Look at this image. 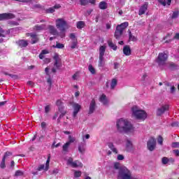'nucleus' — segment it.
Returning <instances> with one entry per match:
<instances>
[{
  "label": "nucleus",
  "mask_w": 179,
  "mask_h": 179,
  "mask_svg": "<svg viewBox=\"0 0 179 179\" xmlns=\"http://www.w3.org/2000/svg\"><path fill=\"white\" fill-rule=\"evenodd\" d=\"M117 129L119 132H126V134H131L135 131V127L134 125L126 119H120L117 122Z\"/></svg>",
  "instance_id": "obj_1"
},
{
  "label": "nucleus",
  "mask_w": 179,
  "mask_h": 179,
  "mask_svg": "<svg viewBox=\"0 0 179 179\" xmlns=\"http://www.w3.org/2000/svg\"><path fill=\"white\" fill-rule=\"evenodd\" d=\"M131 117L138 121H145L148 118V113L138 106H134L131 108Z\"/></svg>",
  "instance_id": "obj_2"
},
{
  "label": "nucleus",
  "mask_w": 179,
  "mask_h": 179,
  "mask_svg": "<svg viewBox=\"0 0 179 179\" xmlns=\"http://www.w3.org/2000/svg\"><path fill=\"white\" fill-rule=\"evenodd\" d=\"M129 25L128 22H124L121 24H119L116 27V30L115 31V37L118 40L122 36V33H124V30L127 29Z\"/></svg>",
  "instance_id": "obj_3"
},
{
  "label": "nucleus",
  "mask_w": 179,
  "mask_h": 179,
  "mask_svg": "<svg viewBox=\"0 0 179 179\" xmlns=\"http://www.w3.org/2000/svg\"><path fill=\"white\" fill-rule=\"evenodd\" d=\"M56 27L60 31L64 32L68 29V23H66L64 18H58L56 20Z\"/></svg>",
  "instance_id": "obj_4"
},
{
  "label": "nucleus",
  "mask_w": 179,
  "mask_h": 179,
  "mask_svg": "<svg viewBox=\"0 0 179 179\" xmlns=\"http://www.w3.org/2000/svg\"><path fill=\"white\" fill-rule=\"evenodd\" d=\"M168 57L169 56L165 52L159 53L157 59V64L160 66L166 65V61H167Z\"/></svg>",
  "instance_id": "obj_5"
},
{
  "label": "nucleus",
  "mask_w": 179,
  "mask_h": 179,
  "mask_svg": "<svg viewBox=\"0 0 179 179\" xmlns=\"http://www.w3.org/2000/svg\"><path fill=\"white\" fill-rule=\"evenodd\" d=\"M67 164L69 166H71L73 169H76L78 167H83V164H82L80 162L76 160L73 162V158L69 157L67 160Z\"/></svg>",
  "instance_id": "obj_6"
},
{
  "label": "nucleus",
  "mask_w": 179,
  "mask_h": 179,
  "mask_svg": "<svg viewBox=\"0 0 179 179\" xmlns=\"http://www.w3.org/2000/svg\"><path fill=\"white\" fill-rule=\"evenodd\" d=\"M169 108H170V106L168 104H164L159 106L157 109V112H156L157 117H160L161 115H163L164 113H167Z\"/></svg>",
  "instance_id": "obj_7"
},
{
  "label": "nucleus",
  "mask_w": 179,
  "mask_h": 179,
  "mask_svg": "<svg viewBox=\"0 0 179 179\" xmlns=\"http://www.w3.org/2000/svg\"><path fill=\"white\" fill-rule=\"evenodd\" d=\"M148 149L150 152H153L155 150V148H156V139L153 137H151L148 141Z\"/></svg>",
  "instance_id": "obj_8"
},
{
  "label": "nucleus",
  "mask_w": 179,
  "mask_h": 179,
  "mask_svg": "<svg viewBox=\"0 0 179 179\" xmlns=\"http://www.w3.org/2000/svg\"><path fill=\"white\" fill-rule=\"evenodd\" d=\"M50 160H51V155H49L48 156V159L46 161L45 165L41 164L38 167V171H41V170H45V171H48V169H50Z\"/></svg>",
  "instance_id": "obj_9"
},
{
  "label": "nucleus",
  "mask_w": 179,
  "mask_h": 179,
  "mask_svg": "<svg viewBox=\"0 0 179 179\" xmlns=\"http://www.w3.org/2000/svg\"><path fill=\"white\" fill-rule=\"evenodd\" d=\"M53 59L55 60L54 66H55L57 69H59L62 66L61 63V56L58 54H55L53 57Z\"/></svg>",
  "instance_id": "obj_10"
},
{
  "label": "nucleus",
  "mask_w": 179,
  "mask_h": 179,
  "mask_svg": "<svg viewBox=\"0 0 179 179\" xmlns=\"http://www.w3.org/2000/svg\"><path fill=\"white\" fill-rule=\"evenodd\" d=\"M15 16L13 13H1L0 14V21L9 20V19H15Z\"/></svg>",
  "instance_id": "obj_11"
},
{
  "label": "nucleus",
  "mask_w": 179,
  "mask_h": 179,
  "mask_svg": "<svg viewBox=\"0 0 179 179\" xmlns=\"http://www.w3.org/2000/svg\"><path fill=\"white\" fill-rule=\"evenodd\" d=\"M96 108H97L96 100L92 99L90 103L89 114H93V113H94V111L96 110Z\"/></svg>",
  "instance_id": "obj_12"
},
{
  "label": "nucleus",
  "mask_w": 179,
  "mask_h": 179,
  "mask_svg": "<svg viewBox=\"0 0 179 179\" xmlns=\"http://www.w3.org/2000/svg\"><path fill=\"white\" fill-rule=\"evenodd\" d=\"M72 107L74 110L73 112V118H75L76 115H78V113H79V111H80V105H79L78 103H74L72 104Z\"/></svg>",
  "instance_id": "obj_13"
},
{
  "label": "nucleus",
  "mask_w": 179,
  "mask_h": 179,
  "mask_svg": "<svg viewBox=\"0 0 179 179\" xmlns=\"http://www.w3.org/2000/svg\"><path fill=\"white\" fill-rule=\"evenodd\" d=\"M149 6V3L145 2L139 9L138 15L139 16H142V15H145L146 10H148V8Z\"/></svg>",
  "instance_id": "obj_14"
},
{
  "label": "nucleus",
  "mask_w": 179,
  "mask_h": 179,
  "mask_svg": "<svg viewBox=\"0 0 179 179\" xmlns=\"http://www.w3.org/2000/svg\"><path fill=\"white\" fill-rule=\"evenodd\" d=\"M11 155H12V152H7L5 153L3 157L1 160V162L0 164V167L1 169H5V167H6V165L5 164V160L7 159L8 157L11 156Z\"/></svg>",
  "instance_id": "obj_15"
},
{
  "label": "nucleus",
  "mask_w": 179,
  "mask_h": 179,
  "mask_svg": "<svg viewBox=\"0 0 179 179\" xmlns=\"http://www.w3.org/2000/svg\"><path fill=\"white\" fill-rule=\"evenodd\" d=\"M126 150H127V152H132V150H134L132 141L128 138L126 140Z\"/></svg>",
  "instance_id": "obj_16"
},
{
  "label": "nucleus",
  "mask_w": 179,
  "mask_h": 179,
  "mask_svg": "<svg viewBox=\"0 0 179 179\" xmlns=\"http://www.w3.org/2000/svg\"><path fill=\"white\" fill-rule=\"evenodd\" d=\"M99 101L100 103H102L103 106H107L108 104V99L107 98V96L106 94H102L99 97Z\"/></svg>",
  "instance_id": "obj_17"
},
{
  "label": "nucleus",
  "mask_w": 179,
  "mask_h": 179,
  "mask_svg": "<svg viewBox=\"0 0 179 179\" xmlns=\"http://www.w3.org/2000/svg\"><path fill=\"white\" fill-rule=\"evenodd\" d=\"M105 65H106V59H104V57L99 56V64H98V66L99 69H103Z\"/></svg>",
  "instance_id": "obj_18"
},
{
  "label": "nucleus",
  "mask_w": 179,
  "mask_h": 179,
  "mask_svg": "<svg viewBox=\"0 0 179 179\" xmlns=\"http://www.w3.org/2000/svg\"><path fill=\"white\" fill-rule=\"evenodd\" d=\"M61 6L59 4H56L53 7H50L45 10L46 13H54L55 12V9H59Z\"/></svg>",
  "instance_id": "obj_19"
},
{
  "label": "nucleus",
  "mask_w": 179,
  "mask_h": 179,
  "mask_svg": "<svg viewBox=\"0 0 179 179\" xmlns=\"http://www.w3.org/2000/svg\"><path fill=\"white\" fill-rule=\"evenodd\" d=\"M48 29H49L50 34H52V36H58V31L57 30L55 27H54L52 25H49Z\"/></svg>",
  "instance_id": "obj_20"
},
{
  "label": "nucleus",
  "mask_w": 179,
  "mask_h": 179,
  "mask_svg": "<svg viewBox=\"0 0 179 179\" xmlns=\"http://www.w3.org/2000/svg\"><path fill=\"white\" fill-rule=\"evenodd\" d=\"M28 34L31 38V44H36V43L38 41V36H37V34L33 33H30Z\"/></svg>",
  "instance_id": "obj_21"
},
{
  "label": "nucleus",
  "mask_w": 179,
  "mask_h": 179,
  "mask_svg": "<svg viewBox=\"0 0 179 179\" xmlns=\"http://www.w3.org/2000/svg\"><path fill=\"white\" fill-rule=\"evenodd\" d=\"M86 143H85V142L83 143H80L78 145V151L80 152V153H85V150H86Z\"/></svg>",
  "instance_id": "obj_22"
},
{
  "label": "nucleus",
  "mask_w": 179,
  "mask_h": 179,
  "mask_svg": "<svg viewBox=\"0 0 179 179\" xmlns=\"http://www.w3.org/2000/svg\"><path fill=\"white\" fill-rule=\"evenodd\" d=\"M108 146L109 149H110V150H112V152H113V153H115V155H117V153H118V150H117V148H115V147L114 146V144L112 142H109L108 143Z\"/></svg>",
  "instance_id": "obj_23"
},
{
  "label": "nucleus",
  "mask_w": 179,
  "mask_h": 179,
  "mask_svg": "<svg viewBox=\"0 0 179 179\" xmlns=\"http://www.w3.org/2000/svg\"><path fill=\"white\" fill-rule=\"evenodd\" d=\"M17 44L20 47H21V48L27 47V45H29V43L27 42V41H24V40L19 41L17 42Z\"/></svg>",
  "instance_id": "obj_24"
},
{
  "label": "nucleus",
  "mask_w": 179,
  "mask_h": 179,
  "mask_svg": "<svg viewBox=\"0 0 179 179\" xmlns=\"http://www.w3.org/2000/svg\"><path fill=\"white\" fill-rule=\"evenodd\" d=\"M123 52L124 55H131V48L128 45H125L123 48Z\"/></svg>",
  "instance_id": "obj_25"
},
{
  "label": "nucleus",
  "mask_w": 179,
  "mask_h": 179,
  "mask_svg": "<svg viewBox=\"0 0 179 179\" xmlns=\"http://www.w3.org/2000/svg\"><path fill=\"white\" fill-rule=\"evenodd\" d=\"M170 162H174V159L173 158H167L166 157H164L162 159V164H169V163H170Z\"/></svg>",
  "instance_id": "obj_26"
},
{
  "label": "nucleus",
  "mask_w": 179,
  "mask_h": 179,
  "mask_svg": "<svg viewBox=\"0 0 179 179\" xmlns=\"http://www.w3.org/2000/svg\"><path fill=\"white\" fill-rule=\"evenodd\" d=\"M117 83H118V80L116 78L112 79L110 83V89L112 90L115 89V86H117Z\"/></svg>",
  "instance_id": "obj_27"
},
{
  "label": "nucleus",
  "mask_w": 179,
  "mask_h": 179,
  "mask_svg": "<svg viewBox=\"0 0 179 179\" xmlns=\"http://www.w3.org/2000/svg\"><path fill=\"white\" fill-rule=\"evenodd\" d=\"M107 3L106 1H101L99 5V9H101L102 10H104L107 9Z\"/></svg>",
  "instance_id": "obj_28"
},
{
  "label": "nucleus",
  "mask_w": 179,
  "mask_h": 179,
  "mask_svg": "<svg viewBox=\"0 0 179 179\" xmlns=\"http://www.w3.org/2000/svg\"><path fill=\"white\" fill-rule=\"evenodd\" d=\"M34 30L36 31H41L42 30H45V24L36 25L34 27Z\"/></svg>",
  "instance_id": "obj_29"
},
{
  "label": "nucleus",
  "mask_w": 179,
  "mask_h": 179,
  "mask_svg": "<svg viewBox=\"0 0 179 179\" xmlns=\"http://www.w3.org/2000/svg\"><path fill=\"white\" fill-rule=\"evenodd\" d=\"M85 24L83 21H78L76 22V27L77 29H82L83 27H85Z\"/></svg>",
  "instance_id": "obj_30"
},
{
  "label": "nucleus",
  "mask_w": 179,
  "mask_h": 179,
  "mask_svg": "<svg viewBox=\"0 0 179 179\" xmlns=\"http://www.w3.org/2000/svg\"><path fill=\"white\" fill-rule=\"evenodd\" d=\"M56 105L59 108V111H61V110H64V103L61 100H57L56 102Z\"/></svg>",
  "instance_id": "obj_31"
},
{
  "label": "nucleus",
  "mask_w": 179,
  "mask_h": 179,
  "mask_svg": "<svg viewBox=\"0 0 179 179\" xmlns=\"http://www.w3.org/2000/svg\"><path fill=\"white\" fill-rule=\"evenodd\" d=\"M106 52V46H101L99 48V57H104V53Z\"/></svg>",
  "instance_id": "obj_32"
},
{
  "label": "nucleus",
  "mask_w": 179,
  "mask_h": 179,
  "mask_svg": "<svg viewBox=\"0 0 179 179\" xmlns=\"http://www.w3.org/2000/svg\"><path fill=\"white\" fill-rule=\"evenodd\" d=\"M108 44L109 45V47L110 48H112V50H113L114 51L117 50V45H115V44L113 43L112 41H108Z\"/></svg>",
  "instance_id": "obj_33"
},
{
  "label": "nucleus",
  "mask_w": 179,
  "mask_h": 179,
  "mask_svg": "<svg viewBox=\"0 0 179 179\" xmlns=\"http://www.w3.org/2000/svg\"><path fill=\"white\" fill-rule=\"evenodd\" d=\"M70 145H71V144H69V143H67V142H66V143L62 146L63 152H68Z\"/></svg>",
  "instance_id": "obj_34"
},
{
  "label": "nucleus",
  "mask_w": 179,
  "mask_h": 179,
  "mask_svg": "<svg viewBox=\"0 0 179 179\" xmlns=\"http://www.w3.org/2000/svg\"><path fill=\"white\" fill-rule=\"evenodd\" d=\"M128 33H129V40L130 41H136V38L135 37V36L132 35V33H131V30H129Z\"/></svg>",
  "instance_id": "obj_35"
},
{
  "label": "nucleus",
  "mask_w": 179,
  "mask_h": 179,
  "mask_svg": "<svg viewBox=\"0 0 179 179\" xmlns=\"http://www.w3.org/2000/svg\"><path fill=\"white\" fill-rule=\"evenodd\" d=\"M61 113V115L59 116L57 121L59 122L61 121V118L64 117L66 114V111L64 110V109H62L61 110H59Z\"/></svg>",
  "instance_id": "obj_36"
},
{
  "label": "nucleus",
  "mask_w": 179,
  "mask_h": 179,
  "mask_svg": "<svg viewBox=\"0 0 179 179\" xmlns=\"http://www.w3.org/2000/svg\"><path fill=\"white\" fill-rule=\"evenodd\" d=\"M88 69L92 75H94V73H96V69H94V67H93L92 64L89 65Z\"/></svg>",
  "instance_id": "obj_37"
},
{
  "label": "nucleus",
  "mask_w": 179,
  "mask_h": 179,
  "mask_svg": "<svg viewBox=\"0 0 179 179\" xmlns=\"http://www.w3.org/2000/svg\"><path fill=\"white\" fill-rule=\"evenodd\" d=\"M75 141H76V138L72 136H69V141L67 142V143L69 144H71L73 143V142H75Z\"/></svg>",
  "instance_id": "obj_38"
},
{
  "label": "nucleus",
  "mask_w": 179,
  "mask_h": 179,
  "mask_svg": "<svg viewBox=\"0 0 179 179\" xmlns=\"http://www.w3.org/2000/svg\"><path fill=\"white\" fill-rule=\"evenodd\" d=\"M89 3V0H80V4L82 5V6H86Z\"/></svg>",
  "instance_id": "obj_39"
},
{
  "label": "nucleus",
  "mask_w": 179,
  "mask_h": 179,
  "mask_svg": "<svg viewBox=\"0 0 179 179\" xmlns=\"http://www.w3.org/2000/svg\"><path fill=\"white\" fill-rule=\"evenodd\" d=\"M179 15V12L178 11H174L172 14L171 19H177Z\"/></svg>",
  "instance_id": "obj_40"
},
{
  "label": "nucleus",
  "mask_w": 179,
  "mask_h": 179,
  "mask_svg": "<svg viewBox=\"0 0 179 179\" xmlns=\"http://www.w3.org/2000/svg\"><path fill=\"white\" fill-rule=\"evenodd\" d=\"M53 47L54 48L62 49L64 48V45L62 43H57L56 45H54Z\"/></svg>",
  "instance_id": "obj_41"
},
{
  "label": "nucleus",
  "mask_w": 179,
  "mask_h": 179,
  "mask_svg": "<svg viewBox=\"0 0 179 179\" xmlns=\"http://www.w3.org/2000/svg\"><path fill=\"white\" fill-rule=\"evenodd\" d=\"M76 45H78V41L76 40H74V41H73V42L71 43V48H72V50H73L74 48H76Z\"/></svg>",
  "instance_id": "obj_42"
},
{
  "label": "nucleus",
  "mask_w": 179,
  "mask_h": 179,
  "mask_svg": "<svg viewBox=\"0 0 179 179\" xmlns=\"http://www.w3.org/2000/svg\"><path fill=\"white\" fill-rule=\"evenodd\" d=\"M15 177H20V176H23V171L18 170L15 172Z\"/></svg>",
  "instance_id": "obj_43"
},
{
  "label": "nucleus",
  "mask_w": 179,
  "mask_h": 179,
  "mask_svg": "<svg viewBox=\"0 0 179 179\" xmlns=\"http://www.w3.org/2000/svg\"><path fill=\"white\" fill-rule=\"evenodd\" d=\"M80 176H82V172L79 171H76L74 173V177H76V178H78L79 177H80Z\"/></svg>",
  "instance_id": "obj_44"
},
{
  "label": "nucleus",
  "mask_w": 179,
  "mask_h": 179,
  "mask_svg": "<svg viewBox=\"0 0 179 179\" xmlns=\"http://www.w3.org/2000/svg\"><path fill=\"white\" fill-rule=\"evenodd\" d=\"M50 110H51V106L48 105V106H45V113L46 114H48V112L50 111Z\"/></svg>",
  "instance_id": "obj_45"
},
{
  "label": "nucleus",
  "mask_w": 179,
  "mask_h": 179,
  "mask_svg": "<svg viewBox=\"0 0 179 179\" xmlns=\"http://www.w3.org/2000/svg\"><path fill=\"white\" fill-rule=\"evenodd\" d=\"M17 1V2H22V3H30L31 2V0H14Z\"/></svg>",
  "instance_id": "obj_46"
},
{
  "label": "nucleus",
  "mask_w": 179,
  "mask_h": 179,
  "mask_svg": "<svg viewBox=\"0 0 179 179\" xmlns=\"http://www.w3.org/2000/svg\"><path fill=\"white\" fill-rule=\"evenodd\" d=\"M3 33H5V31L0 27V37H6V35Z\"/></svg>",
  "instance_id": "obj_47"
},
{
  "label": "nucleus",
  "mask_w": 179,
  "mask_h": 179,
  "mask_svg": "<svg viewBox=\"0 0 179 179\" xmlns=\"http://www.w3.org/2000/svg\"><path fill=\"white\" fill-rule=\"evenodd\" d=\"M158 143L159 145H163V137H162V136H159L158 138Z\"/></svg>",
  "instance_id": "obj_48"
},
{
  "label": "nucleus",
  "mask_w": 179,
  "mask_h": 179,
  "mask_svg": "<svg viewBox=\"0 0 179 179\" xmlns=\"http://www.w3.org/2000/svg\"><path fill=\"white\" fill-rule=\"evenodd\" d=\"M159 2L162 3L164 6H166L167 5V0H159Z\"/></svg>",
  "instance_id": "obj_49"
},
{
  "label": "nucleus",
  "mask_w": 179,
  "mask_h": 179,
  "mask_svg": "<svg viewBox=\"0 0 179 179\" xmlns=\"http://www.w3.org/2000/svg\"><path fill=\"white\" fill-rule=\"evenodd\" d=\"M90 134H86L85 136H83V141L84 143L85 142V139H90Z\"/></svg>",
  "instance_id": "obj_50"
},
{
  "label": "nucleus",
  "mask_w": 179,
  "mask_h": 179,
  "mask_svg": "<svg viewBox=\"0 0 179 179\" xmlns=\"http://www.w3.org/2000/svg\"><path fill=\"white\" fill-rule=\"evenodd\" d=\"M172 148H179V142L172 143Z\"/></svg>",
  "instance_id": "obj_51"
},
{
  "label": "nucleus",
  "mask_w": 179,
  "mask_h": 179,
  "mask_svg": "<svg viewBox=\"0 0 179 179\" xmlns=\"http://www.w3.org/2000/svg\"><path fill=\"white\" fill-rule=\"evenodd\" d=\"M41 53L43 55H45V54H50V51H48V50H43L41 51Z\"/></svg>",
  "instance_id": "obj_52"
},
{
  "label": "nucleus",
  "mask_w": 179,
  "mask_h": 179,
  "mask_svg": "<svg viewBox=\"0 0 179 179\" xmlns=\"http://www.w3.org/2000/svg\"><path fill=\"white\" fill-rule=\"evenodd\" d=\"M117 160H124V155H117Z\"/></svg>",
  "instance_id": "obj_53"
},
{
  "label": "nucleus",
  "mask_w": 179,
  "mask_h": 179,
  "mask_svg": "<svg viewBox=\"0 0 179 179\" xmlns=\"http://www.w3.org/2000/svg\"><path fill=\"white\" fill-rule=\"evenodd\" d=\"M43 62H44L45 64H50V62H51V60H50V59H48V58H45V59H43Z\"/></svg>",
  "instance_id": "obj_54"
},
{
  "label": "nucleus",
  "mask_w": 179,
  "mask_h": 179,
  "mask_svg": "<svg viewBox=\"0 0 179 179\" xmlns=\"http://www.w3.org/2000/svg\"><path fill=\"white\" fill-rule=\"evenodd\" d=\"M47 83H48L49 86L51 87V85H52V81L51 80V78H49L48 79Z\"/></svg>",
  "instance_id": "obj_55"
},
{
  "label": "nucleus",
  "mask_w": 179,
  "mask_h": 179,
  "mask_svg": "<svg viewBox=\"0 0 179 179\" xmlns=\"http://www.w3.org/2000/svg\"><path fill=\"white\" fill-rule=\"evenodd\" d=\"M120 68V64L115 62L114 63V69H118Z\"/></svg>",
  "instance_id": "obj_56"
},
{
  "label": "nucleus",
  "mask_w": 179,
  "mask_h": 179,
  "mask_svg": "<svg viewBox=\"0 0 179 179\" xmlns=\"http://www.w3.org/2000/svg\"><path fill=\"white\" fill-rule=\"evenodd\" d=\"M70 38L71 39V40H73V41H75L76 39V36H75V34H70Z\"/></svg>",
  "instance_id": "obj_57"
},
{
  "label": "nucleus",
  "mask_w": 179,
  "mask_h": 179,
  "mask_svg": "<svg viewBox=\"0 0 179 179\" xmlns=\"http://www.w3.org/2000/svg\"><path fill=\"white\" fill-rule=\"evenodd\" d=\"M171 127H178V122H173L171 123Z\"/></svg>",
  "instance_id": "obj_58"
},
{
  "label": "nucleus",
  "mask_w": 179,
  "mask_h": 179,
  "mask_svg": "<svg viewBox=\"0 0 179 179\" xmlns=\"http://www.w3.org/2000/svg\"><path fill=\"white\" fill-rule=\"evenodd\" d=\"M72 78H73V80H77V79H78V73H75V74L72 76Z\"/></svg>",
  "instance_id": "obj_59"
},
{
  "label": "nucleus",
  "mask_w": 179,
  "mask_h": 179,
  "mask_svg": "<svg viewBox=\"0 0 179 179\" xmlns=\"http://www.w3.org/2000/svg\"><path fill=\"white\" fill-rule=\"evenodd\" d=\"M173 153H174V155H176V156H179V150H173Z\"/></svg>",
  "instance_id": "obj_60"
},
{
  "label": "nucleus",
  "mask_w": 179,
  "mask_h": 179,
  "mask_svg": "<svg viewBox=\"0 0 179 179\" xmlns=\"http://www.w3.org/2000/svg\"><path fill=\"white\" fill-rule=\"evenodd\" d=\"M176 92V87L172 86L171 87V93H174Z\"/></svg>",
  "instance_id": "obj_61"
},
{
  "label": "nucleus",
  "mask_w": 179,
  "mask_h": 179,
  "mask_svg": "<svg viewBox=\"0 0 179 179\" xmlns=\"http://www.w3.org/2000/svg\"><path fill=\"white\" fill-rule=\"evenodd\" d=\"M47 124L45 122H43L41 124V128H45Z\"/></svg>",
  "instance_id": "obj_62"
},
{
  "label": "nucleus",
  "mask_w": 179,
  "mask_h": 179,
  "mask_svg": "<svg viewBox=\"0 0 179 179\" xmlns=\"http://www.w3.org/2000/svg\"><path fill=\"white\" fill-rule=\"evenodd\" d=\"M39 58H40V59H44V55L41 52L39 55Z\"/></svg>",
  "instance_id": "obj_63"
},
{
  "label": "nucleus",
  "mask_w": 179,
  "mask_h": 179,
  "mask_svg": "<svg viewBox=\"0 0 179 179\" xmlns=\"http://www.w3.org/2000/svg\"><path fill=\"white\" fill-rule=\"evenodd\" d=\"M174 38H176V40H179V33L176 34Z\"/></svg>",
  "instance_id": "obj_64"
}]
</instances>
